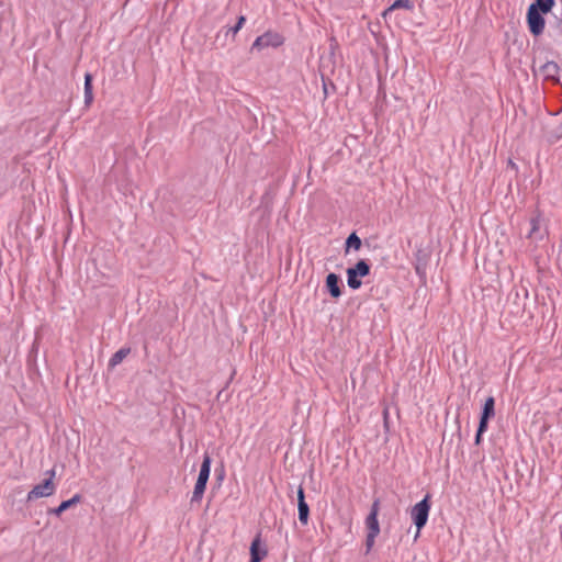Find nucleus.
<instances>
[{
  "label": "nucleus",
  "instance_id": "20e7f679",
  "mask_svg": "<svg viewBox=\"0 0 562 562\" xmlns=\"http://www.w3.org/2000/svg\"><path fill=\"white\" fill-rule=\"evenodd\" d=\"M283 43H284V37L280 33L273 32V31H267L262 35L258 36L255 40V42L252 43V45L250 47V50L251 52H254V50L260 52L268 47L277 48V47H280L281 45H283Z\"/></svg>",
  "mask_w": 562,
  "mask_h": 562
},
{
  "label": "nucleus",
  "instance_id": "4468645a",
  "mask_svg": "<svg viewBox=\"0 0 562 562\" xmlns=\"http://www.w3.org/2000/svg\"><path fill=\"white\" fill-rule=\"evenodd\" d=\"M405 9L412 11L414 9V2L412 0H395L387 9L382 13L383 18H386L394 10Z\"/></svg>",
  "mask_w": 562,
  "mask_h": 562
},
{
  "label": "nucleus",
  "instance_id": "9d476101",
  "mask_svg": "<svg viewBox=\"0 0 562 562\" xmlns=\"http://www.w3.org/2000/svg\"><path fill=\"white\" fill-rule=\"evenodd\" d=\"M268 554L267 549L261 544L260 535H258L250 544V561L261 562Z\"/></svg>",
  "mask_w": 562,
  "mask_h": 562
},
{
  "label": "nucleus",
  "instance_id": "a211bd4d",
  "mask_svg": "<svg viewBox=\"0 0 562 562\" xmlns=\"http://www.w3.org/2000/svg\"><path fill=\"white\" fill-rule=\"evenodd\" d=\"M361 239L360 237L353 232L351 233L347 239H346V252L349 251V249L359 250L361 248Z\"/></svg>",
  "mask_w": 562,
  "mask_h": 562
},
{
  "label": "nucleus",
  "instance_id": "0eeeda50",
  "mask_svg": "<svg viewBox=\"0 0 562 562\" xmlns=\"http://www.w3.org/2000/svg\"><path fill=\"white\" fill-rule=\"evenodd\" d=\"M325 288L331 297L338 299L342 294L344 284L338 274L330 272L326 277Z\"/></svg>",
  "mask_w": 562,
  "mask_h": 562
},
{
  "label": "nucleus",
  "instance_id": "412c9836",
  "mask_svg": "<svg viewBox=\"0 0 562 562\" xmlns=\"http://www.w3.org/2000/svg\"><path fill=\"white\" fill-rule=\"evenodd\" d=\"M246 22V18L244 15H240L237 20V23L234 26L228 27L227 34L232 33L233 35L237 34L239 30L243 27V25Z\"/></svg>",
  "mask_w": 562,
  "mask_h": 562
},
{
  "label": "nucleus",
  "instance_id": "aec40b11",
  "mask_svg": "<svg viewBox=\"0 0 562 562\" xmlns=\"http://www.w3.org/2000/svg\"><path fill=\"white\" fill-rule=\"evenodd\" d=\"M547 137L550 143H557L562 138V123H560L557 127L549 130Z\"/></svg>",
  "mask_w": 562,
  "mask_h": 562
},
{
  "label": "nucleus",
  "instance_id": "6e6552de",
  "mask_svg": "<svg viewBox=\"0 0 562 562\" xmlns=\"http://www.w3.org/2000/svg\"><path fill=\"white\" fill-rule=\"evenodd\" d=\"M297 512L299 520L303 526L308 524L310 518V506L305 501L304 488L300 485L297 490Z\"/></svg>",
  "mask_w": 562,
  "mask_h": 562
},
{
  "label": "nucleus",
  "instance_id": "b1692460",
  "mask_svg": "<svg viewBox=\"0 0 562 562\" xmlns=\"http://www.w3.org/2000/svg\"><path fill=\"white\" fill-rule=\"evenodd\" d=\"M46 475H47V479L46 480H50V482H53L54 477H55V470L52 469V470H48L46 472Z\"/></svg>",
  "mask_w": 562,
  "mask_h": 562
},
{
  "label": "nucleus",
  "instance_id": "1a4fd4ad",
  "mask_svg": "<svg viewBox=\"0 0 562 562\" xmlns=\"http://www.w3.org/2000/svg\"><path fill=\"white\" fill-rule=\"evenodd\" d=\"M539 74L544 80L559 82L560 67L555 61H547L539 68Z\"/></svg>",
  "mask_w": 562,
  "mask_h": 562
},
{
  "label": "nucleus",
  "instance_id": "5701e85b",
  "mask_svg": "<svg viewBox=\"0 0 562 562\" xmlns=\"http://www.w3.org/2000/svg\"><path fill=\"white\" fill-rule=\"evenodd\" d=\"M530 225H531V231H530V235L535 234L538 229H539V226H540V216H535L530 220Z\"/></svg>",
  "mask_w": 562,
  "mask_h": 562
},
{
  "label": "nucleus",
  "instance_id": "f3484780",
  "mask_svg": "<svg viewBox=\"0 0 562 562\" xmlns=\"http://www.w3.org/2000/svg\"><path fill=\"white\" fill-rule=\"evenodd\" d=\"M554 3V0H535V2L531 3L530 5H536L537 11L547 14L552 10Z\"/></svg>",
  "mask_w": 562,
  "mask_h": 562
},
{
  "label": "nucleus",
  "instance_id": "dca6fc26",
  "mask_svg": "<svg viewBox=\"0 0 562 562\" xmlns=\"http://www.w3.org/2000/svg\"><path fill=\"white\" fill-rule=\"evenodd\" d=\"M131 352L130 347L120 348L116 352L112 355L109 360V367L114 368L119 366Z\"/></svg>",
  "mask_w": 562,
  "mask_h": 562
},
{
  "label": "nucleus",
  "instance_id": "f03ea898",
  "mask_svg": "<svg viewBox=\"0 0 562 562\" xmlns=\"http://www.w3.org/2000/svg\"><path fill=\"white\" fill-rule=\"evenodd\" d=\"M371 267L367 260L360 259L353 267L347 269V284L352 290H358L362 285L360 278L370 274Z\"/></svg>",
  "mask_w": 562,
  "mask_h": 562
},
{
  "label": "nucleus",
  "instance_id": "f257e3e1",
  "mask_svg": "<svg viewBox=\"0 0 562 562\" xmlns=\"http://www.w3.org/2000/svg\"><path fill=\"white\" fill-rule=\"evenodd\" d=\"M430 494H426L425 497L414 505L411 509V518L417 528L415 538L419 536L420 530L426 526L431 508Z\"/></svg>",
  "mask_w": 562,
  "mask_h": 562
},
{
  "label": "nucleus",
  "instance_id": "423d86ee",
  "mask_svg": "<svg viewBox=\"0 0 562 562\" xmlns=\"http://www.w3.org/2000/svg\"><path fill=\"white\" fill-rule=\"evenodd\" d=\"M56 486L50 480H44L35 485L27 494V501H34L41 497H48L55 493Z\"/></svg>",
  "mask_w": 562,
  "mask_h": 562
},
{
  "label": "nucleus",
  "instance_id": "7ed1b4c3",
  "mask_svg": "<svg viewBox=\"0 0 562 562\" xmlns=\"http://www.w3.org/2000/svg\"><path fill=\"white\" fill-rule=\"evenodd\" d=\"M495 416V398L493 396H488L485 400V403L482 408L479 427L475 435V443H481L482 435L488 428V420Z\"/></svg>",
  "mask_w": 562,
  "mask_h": 562
},
{
  "label": "nucleus",
  "instance_id": "39448f33",
  "mask_svg": "<svg viewBox=\"0 0 562 562\" xmlns=\"http://www.w3.org/2000/svg\"><path fill=\"white\" fill-rule=\"evenodd\" d=\"M542 14L543 13L536 10V5H529L527 11V24L529 32L535 36L541 35L544 31L546 21Z\"/></svg>",
  "mask_w": 562,
  "mask_h": 562
},
{
  "label": "nucleus",
  "instance_id": "ddd939ff",
  "mask_svg": "<svg viewBox=\"0 0 562 562\" xmlns=\"http://www.w3.org/2000/svg\"><path fill=\"white\" fill-rule=\"evenodd\" d=\"M211 463L212 459L209 453H204L203 461L200 468L199 476L196 482L207 484L210 473H211Z\"/></svg>",
  "mask_w": 562,
  "mask_h": 562
},
{
  "label": "nucleus",
  "instance_id": "f8f14e48",
  "mask_svg": "<svg viewBox=\"0 0 562 562\" xmlns=\"http://www.w3.org/2000/svg\"><path fill=\"white\" fill-rule=\"evenodd\" d=\"M80 502H81V495L75 494L71 498L61 502L58 507L49 508L48 514H53L55 516H60L65 510L69 509L70 507L77 505Z\"/></svg>",
  "mask_w": 562,
  "mask_h": 562
},
{
  "label": "nucleus",
  "instance_id": "6ab92c4d",
  "mask_svg": "<svg viewBox=\"0 0 562 562\" xmlns=\"http://www.w3.org/2000/svg\"><path fill=\"white\" fill-rule=\"evenodd\" d=\"M206 484L195 482V486L192 493L191 503H200L205 492Z\"/></svg>",
  "mask_w": 562,
  "mask_h": 562
},
{
  "label": "nucleus",
  "instance_id": "9b49d317",
  "mask_svg": "<svg viewBox=\"0 0 562 562\" xmlns=\"http://www.w3.org/2000/svg\"><path fill=\"white\" fill-rule=\"evenodd\" d=\"M380 501L375 499L371 506L370 514L366 519L368 532H380V526L378 521Z\"/></svg>",
  "mask_w": 562,
  "mask_h": 562
},
{
  "label": "nucleus",
  "instance_id": "4be33fe9",
  "mask_svg": "<svg viewBox=\"0 0 562 562\" xmlns=\"http://www.w3.org/2000/svg\"><path fill=\"white\" fill-rule=\"evenodd\" d=\"M380 532H368L366 538V549L367 553H369L374 544L375 538Z\"/></svg>",
  "mask_w": 562,
  "mask_h": 562
},
{
  "label": "nucleus",
  "instance_id": "2eb2a0df",
  "mask_svg": "<svg viewBox=\"0 0 562 562\" xmlns=\"http://www.w3.org/2000/svg\"><path fill=\"white\" fill-rule=\"evenodd\" d=\"M92 75L90 72H87L85 75V87H83V93H85V105L90 106L93 101V87H92Z\"/></svg>",
  "mask_w": 562,
  "mask_h": 562
}]
</instances>
